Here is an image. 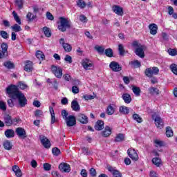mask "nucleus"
Listing matches in <instances>:
<instances>
[{"instance_id": "12", "label": "nucleus", "mask_w": 177, "mask_h": 177, "mask_svg": "<svg viewBox=\"0 0 177 177\" xmlns=\"http://www.w3.org/2000/svg\"><path fill=\"white\" fill-rule=\"evenodd\" d=\"M59 169L61 171V172L68 173L70 172V171H71L70 165L64 162H62L59 165Z\"/></svg>"}, {"instance_id": "52", "label": "nucleus", "mask_w": 177, "mask_h": 177, "mask_svg": "<svg viewBox=\"0 0 177 177\" xmlns=\"http://www.w3.org/2000/svg\"><path fill=\"white\" fill-rule=\"evenodd\" d=\"M154 143L156 147H162V146H164V142H162V141L160 140H154Z\"/></svg>"}, {"instance_id": "4", "label": "nucleus", "mask_w": 177, "mask_h": 177, "mask_svg": "<svg viewBox=\"0 0 177 177\" xmlns=\"http://www.w3.org/2000/svg\"><path fill=\"white\" fill-rule=\"evenodd\" d=\"M51 71L57 78H62L63 77V69L59 66L52 65Z\"/></svg>"}, {"instance_id": "41", "label": "nucleus", "mask_w": 177, "mask_h": 177, "mask_svg": "<svg viewBox=\"0 0 177 177\" xmlns=\"http://www.w3.org/2000/svg\"><path fill=\"white\" fill-rule=\"evenodd\" d=\"M77 6L80 8V9H84L85 6H86V3L84 1V0H78L77 2Z\"/></svg>"}, {"instance_id": "24", "label": "nucleus", "mask_w": 177, "mask_h": 177, "mask_svg": "<svg viewBox=\"0 0 177 177\" xmlns=\"http://www.w3.org/2000/svg\"><path fill=\"white\" fill-rule=\"evenodd\" d=\"M111 135V128L110 127H105L104 131H102V136L104 138H109Z\"/></svg>"}, {"instance_id": "37", "label": "nucleus", "mask_w": 177, "mask_h": 177, "mask_svg": "<svg viewBox=\"0 0 177 177\" xmlns=\"http://www.w3.org/2000/svg\"><path fill=\"white\" fill-rule=\"evenodd\" d=\"M114 107H113V106L109 105L108 106L107 109H106V113L108 114V115H113V114H114Z\"/></svg>"}, {"instance_id": "2", "label": "nucleus", "mask_w": 177, "mask_h": 177, "mask_svg": "<svg viewBox=\"0 0 177 177\" xmlns=\"http://www.w3.org/2000/svg\"><path fill=\"white\" fill-rule=\"evenodd\" d=\"M67 28H71V21L63 17H60L58 29L59 30V31L64 32V31H66Z\"/></svg>"}, {"instance_id": "62", "label": "nucleus", "mask_w": 177, "mask_h": 177, "mask_svg": "<svg viewBox=\"0 0 177 177\" xmlns=\"http://www.w3.org/2000/svg\"><path fill=\"white\" fill-rule=\"evenodd\" d=\"M46 17L48 20H53V19H55L52 13H50V12H46Z\"/></svg>"}, {"instance_id": "31", "label": "nucleus", "mask_w": 177, "mask_h": 177, "mask_svg": "<svg viewBox=\"0 0 177 177\" xmlns=\"http://www.w3.org/2000/svg\"><path fill=\"white\" fill-rule=\"evenodd\" d=\"M36 57L39 59V60H44L45 59V55L41 50H37L36 52Z\"/></svg>"}, {"instance_id": "16", "label": "nucleus", "mask_w": 177, "mask_h": 177, "mask_svg": "<svg viewBox=\"0 0 177 177\" xmlns=\"http://www.w3.org/2000/svg\"><path fill=\"white\" fill-rule=\"evenodd\" d=\"M40 140H41V145H43V146L46 149H49V147H50V141H49V140L46 138V137L43 136L40 138Z\"/></svg>"}, {"instance_id": "46", "label": "nucleus", "mask_w": 177, "mask_h": 177, "mask_svg": "<svg viewBox=\"0 0 177 177\" xmlns=\"http://www.w3.org/2000/svg\"><path fill=\"white\" fill-rule=\"evenodd\" d=\"M23 4H24L23 0H15V5L19 9H23Z\"/></svg>"}, {"instance_id": "5", "label": "nucleus", "mask_w": 177, "mask_h": 177, "mask_svg": "<svg viewBox=\"0 0 177 177\" xmlns=\"http://www.w3.org/2000/svg\"><path fill=\"white\" fill-rule=\"evenodd\" d=\"M158 73H160V69L156 66L148 68L145 70V75L149 78H151L153 75H158Z\"/></svg>"}, {"instance_id": "15", "label": "nucleus", "mask_w": 177, "mask_h": 177, "mask_svg": "<svg viewBox=\"0 0 177 177\" xmlns=\"http://www.w3.org/2000/svg\"><path fill=\"white\" fill-rule=\"evenodd\" d=\"M77 120L81 122V124H88V117L82 113L77 115Z\"/></svg>"}, {"instance_id": "51", "label": "nucleus", "mask_w": 177, "mask_h": 177, "mask_svg": "<svg viewBox=\"0 0 177 177\" xmlns=\"http://www.w3.org/2000/svg\"><path fill=\"white\" fill-rule=\"evenodd\" d=\"M0 35H1L2 38H3L4 39H8V38H9V35L7 33L6 31L1 30L0 32Z\"/></svg>"}, {"instance_id": "22", "label": "nucleus", "mask_w": 177, "mask_h": 177, "mask_svg": "<svg viewBox=\"0 0 177 177\" xmlns=\"http://www.w3.org/2000/svg\"><path fill=\"white\" fill-rule=\"evenodd\" d=\"M12 171L15 172L16 176L21 177L23 176V173H21V170H20V167L17 165H15L12 167Z\"/></svg>"}, {"instance_id": "28", "label": "nucleus", "mask_w": 177, "mask_h": 177, "mask_svg": "<svg viewBox=\"0 0 177 177\" xmlns=\"http://www.w3.org/2000/svg\"><path fill=\"white\" fill-rule=\"evenodd\" d=\"M3 147L6 150H12V147H13V145L12 143H10V141L6 140L3 142Z\"/></svg>"}, {"instance_id": "57", "label": "nucleus", "mask_w": 177, "mask_h": 177, "mask_svg": "<svg viewBox=\"0 0 177 177\" xmlns=\"http://www.w3.org/2000/svg\"><path fill=\"white\" fill-rule=\"evenodd\" d=\"M79 19H80V21H82V23H87L88 22V19L84 15H80Z\"/></svg>"}, {"instance_id": "7", "label": "nucleus", "mask_w": 177, "mask_h": 177, "mask_svg": "<svg viewBox=\"0 0 177 177\" xmlns=\"http://www.w3.org/2000/svg\"><path fill=\"white\" fill-rule=\"evenodd\" d=\"M153 120L155 121V124L157 128H159V129H162L164 128V121L161 118V117L156 115L155 116L154 115H152Z\"/></svg>"}, {"instance_id": "35", "label": "nucleus", "mask_w": 177, "mask_h": 177, "mask_svg": "<svg viewBox=\"0 0 177 177\" xmlns=\"http://www.w3.org/2000/svg\"><path fill=\"white\" fill-rule=\"evenodd\" d=\"M149 92L151 95H160V90L155 87H151L149 88Z\"/></svg>"}, {"instance_id": "21", "label": "nucleus", "mask_w": 177, "mask_h": 177, "mask_svg": "<svg viewBox=\"0 0 177 177\" xmlns=\"http://www.w3.org/2000/svg\"><path fill=\"white\" fill-rule=\"evenodd\" d=\"M122 98L123 99L124 103H127V104H129V103L132 102V97H131V95L128 93H124L122 95Z\"/></svg>"}, {"instance_id": "55", "label": "nucleus", "mask_w": 177, "mask_h": 177, "mask_svg": "<svg viewBox=\"0 0 177 177\" xmlns=\"http://www.w3.org/2000/svg\"><path fill=\"white\" fill-rule=\"evenodd\" d=\"M26 17L29 21H31L32 20H34L37 17L36 16H32V14L31 12H28L26 15Z\"/></svg>"}, {"instance_id": "43", "label": "nucleus", "mask_w": 177, "mask_h": 177, "mask_svg": "<svg viewBox=\"0 0 177 177\" xmlns=\"http://www.w3.org/2000/svg\"><path fill=\"white\" fill-rule=\"evenodd\" d=\"M95 49L98 52V53H100V55H103V53H104V48L100 46H95Z\"/></svg>"}, {"instance_id": "38", "label": "nucleus", "mask_w": 177, "mask_h": 177, "mask_svg": "<svg viewBox=\"0 0 177 177\" xmlns=\"http://www.w3.org/2000/svg\"><path fill=\"white\" fill-rule=\"evenodd\" d=\"M152 162L156 167H160V165H161V159L159 158H153L152 159Z\"/></svg>"}, {"instance_id": "26", "label": "nucleus", "mask_w": 177, "mask_h": 177, "mask_svg": "<svg viewBox=\"0 0 177 177\" xmlns=\"http://www.w3.org/2000/svg\"><path fill=\"white\" fill-rule=\"evenodd\" d=\"M5 136L8 138H15V131L12 129H7L5 131Z\"/></svg>"}, {"instance_id": "1", "label": "nucleus", "mask_w": 177, "mask_h": 177, "mask_svg": "<svg viewBox=\"0 0 177 177\" xmlns=\"http://www.w3.org/2000/svg\"><path fill=\"white\" fill-rule=\"evenodd\" d=\"M8 95L11 99H17L20 107H26L27 98L23 93L19 91V88L15 85H10L6 88Z\"/></svg>"}, {"instance_id": "10", "label": "nucleus", "mask_w": 177, "mask_h": 177, "mask_svg": "<svg viewBox=\"0 0 177 177\" xmlns=\"http://www.w3.org/2000/svg\"><path fill=\"white\" fill-rule=\"evenodd\" d=\"M129 157L133 160V161H138L139 160V156L135 149H129L127 151Z\"/></svg>"}, {"instance_id": "42", "label": "nucleus", "mask_w": 177, "mask_h": 177, "mask_svg": "<svg viewBox=\"0 0 177 177\" xmlns=\"http://www.w3.org/2000/svg\"><path fill=\"white\" fill-rule=\"evenodd\" d=\"M12 16L15 21H17L18 24H21V21L20 20V17H19V15H17V13L16 12V11L12 12Z\"/></svg>"}, {"instance_id": "30", "label": "nucleus", "mask_w": 177, "mask_h": 177, "mask_svg": "<svg viewBox=\"0 0 177 177\" xmlns=\"http://www.w3.org/2000/svg\"><path fill=\"white\" fill-rule=\"evenodd\" d=\"M119 111L122 114H129V109H128V107L127 106H120L119 109Z\"/></svg>"}, {"instance_id": "58", "label": "nucleus", "mask_w": 177, "mask_h": 177, "mask_svg": "<svg viewBox=\"0 0 177 177\" xmlns=\"http://www.w3.org/2000/svg\"><path fill=\"white\" fill-rule=\"evenodd\" d=\"M64 60L67 63H69V64H71V63H73V58L70 55H66Z\"/></svg>"}, {"instance_id": "23", "label": "nucleus", "mask_w": 177, "mask_h": 177, "mask_svg": "<svg viewBox=\"0 0 177 177\" xmlns=\"http://www.w3.org/2000/svg\"><path fill=\"white\" fill-rule=\"evenodd\" d=\"M24 70L28 73L32 71V62L27 61L25 63Z\"/></svg>"}, {"instance_id": "40", "label": "nucleus", "mask_w": 177, "mask_h": 177, "mask_svg": "<svg viewBox=\"0 0 177 177\" xmlns=\"http://www.w3.org/2000/svg\"><path fill=\"white\" fill-rule=\"evenodd\" d=\"M1 49L3 55H8V44L3 43L1 44Z\"/></svg>"}, {"instance_id": "50", "label": "nucleus", "mask_w": 177, "mask_h": 177, "mask_svg": "<svg viewBox=\"0 0 177 177\" xmlns=\"http://www.w3.org/2000/svg\"><path fill=\"white\" fill-rule=\"evenodd\" d=\"M44 115V112L39 109L35 111V116L37 118L42 117Z\"/></svg>"}, {"instance_id": "13", "label": "nucleus", "mask_w": 177, "mask_h": 177, "mask_svg": "<svg viewBox=\"0 0 177 177\" xmlns=\"http://www.w3.org/2000/svg\"><path fill=\"white\" fill-rule=\"evenodd\" d=\"M112 10L118 15V16H123L124 15V9L120 6L114 5L112 7Z\"/></svg>"}, {"instance_id": "53", "label": "nucleus", "mask_w": 177, "mask_h": 177, "mask_svg": "<svg viewBox=\"0 0 177 177\" xmlns=\"http://www.w3.org/2000/svg\"><path fill=\"white\" fill-rule=\"evenodd\" d=\"M53 86H54V88L57 91L59 88V82H57V80L56 79H53Z\"/></svg>"}, {"instance_id": "3", "label": "nucleus", "mask_w": 177, "mask_h": 177, "mask_svg": "<svg viewBox=\"0 0 177 177\" xmlns=\"http://www.w3.org/2000/svg\"><path fill=\"white\" fill-rule=\"evenodd\" d=\"M4 124L6 127H12V125H17L21 120L19 118H12V116L10 115H5L3 117Z\"/></svg>"}, {"instance_id": "9", "label": "nucleus", "mask_w": 177, "mask_h": 177, "mask_svg": "<svg viewBox=\"0 0 177 177\" xmlns=\"http://www.w3.org/2000/svg\"><path fill=\"white\" fill-rule=\"evenodd\" d=\"M15 132L17 136L21 139H26V138H27V132H26V130L21 127H17L15 129Z\"/></svg>"}, {"instance_id": "17", "label": "nucleus", "mask_w": 177, "mask_h": 177, "mask_svg": "<svg viewBox=\"0 0 177 177\" xmlns=\"http://www.w3.org/2000/svg\"><path fill=\"white\" fill-rule=\"evenodd\" d=\"M135 53L137 56L143 59L145 57V51L143 50V46L138 47L136 49Z\"/></svg>"}, {"instance_id": "33", "label": "nucleus", "mask_w": 177, "mask_h": 177, "mask_svg": "<svg viewBox=\"0 0 177 177\" xmlns=\"http://www.w3.org/2000/svg\"><path fill=\"white\" fill-rule=\"evenodd\" d=\"M129 64H131V66H133V67H136V68L142 66L140 62H139L138 59L130 62Z\"/></svg>"}, {"instance_id": "39", "label": "nucleus", "mask_w": 177, "mask_h": 177, "mask_svg": "<svg viewBox=\"0 0 177 177\" xmlns=\"http://www.w3.org/2000/svg\"><path fill=\"white\" fill-rule=\"evenodd\" d=\"M118 52L120 56H124V55H125V49H124V46L122 44L118 45Z\"/></svg>"}, {"instance_id": "18", "label": "nucleus", "mask_w": 177, "mask_h": 177, "mask_svg": "<svg viewBox=\"0 0 177 177\" xmlns=\"http://www.w3.org/2000/svg\"><path fill=\"white\" fill-rule=\"evenodd\" d=\"M149 28L150 30V34L152 35H156L157 34V30H158V27L156 24H151L149 26Z\"/></svg>"}, {"instance_id": "45", "label": "nucleus", "mask_w": 177, "mask_h": 177, "mask_svg": "<svg viewBox=\"0 0 177 177\" xmlns=\"http://www.w3.org/2000/svg\"><path fill=\"white\" fill-rule=\"evenodd\" d=\"M63 48L64 49L65 52H71L73 49V48L71 47V45L67 43L63 46Z\"/></svg>"}, {"instance_id": "20", "label": "nucleus", "mask_w": 177, "mask_h": 177, "mask_svg": "<svg viewBox=\"0 0 177 177\" xmlns=\"http://www.w3.org/2000/svg\"><path fill=\"white\" fill-rule=\"evenodd\" d=\"M103 128H104V122L102 120L97 121L95 125V129L96 131H102Z\"/></svg>"}, {"instance_id": "36", "label": "nucleus", "mask_w": 177, "mask_h": 177, "mask_svg": "<svg viewBox=\"0 0 177 177\" xmlns=\"http://www.w3.org/2000/svg\"><path fill=\"white\" fill-rule=\"evenodd\" d=\"M4 67H6V68H15V64L12 62L8 61L3 63Z\"/></svg>"}, {"instance_id": "47", "label": "nucleus", "mask_w": 177, "mask_h": 177, "mask_svg": "<svg viewBox=\"0 0 177 177\" xmlns=\"http://www.w3.org/2000/svg\"><path fill=\"white\" fill-rule=\"evenodd\" d=\"M170 70H171L172 73L177 75V65L175 64H172L170 66Z\"/></svg>"}, {"instance_id": "25", "label": "nucleus", "mask_w": 177, "mask_h": 177, "mask_svg": "<svg viewBox=\"0 0 177 177\" xmlns=\"http://www.w3.org/2000/svg\"><path fill=\"white\" fill-rule=\"evenodd\" d=\"M124 140H125V135L122 133H118L116 135L114 142L117 143L120 142H124Z\"/></svg>"}, {"instance_id": "44", "label": "nucleus", "mask_w": 177, "mask_h": 177, "mask_svg": "<svg viewBox=\"0 0 177 177\" xmlns=\"http://www.w3.org/2000/svg\"><path fill=\"white\" fill-rule=\"evenodd\" d=\"M104 53L108 57H113V50L111 48L106 49Z\"/></svg>"}, {"instance_id": "27", "label": "nucleus", "mask_w": 177, "mask_h": 177, "mask_svg": "<svg viewBox=\"0 0 177 177\" xmlns=\"http://www.w3.org/2000/svg\"><path fill=\"white\" fill-rule=\"evenodd\" d=\"M43 31L44 32V35L47 38H49L52 37V32L50 31V29L46 26L43 28Z\"/></svg>"}, {"instance_id": "59", "label": "nucleus", "mask_w": 177, "mask_h": 177, "mask_svg": "<svg viewBox=\"0 0 177 177\" xmlns=\"http://www.w3.org/2000/svg\"><path fill=\"white\" fill-rule=\"evenodd\" d=\"M83 97L85 99V100H92V99H95V95H84Z\"/></svg>"}, {"instance_id": "11", "label": "nucleus", "mask_w": 177, "mask_h": 177, "mask_svg": "<svg viewBox=\"0 0 177 177\" xmlns=\"http://www.w3.org/2000/svg\"><path fill=\"white\" fill-rule=\"evenodd\" d=\"M107 169L109 172H111V174H112V175L114 177H122V174H121V172H120V171L115 169V168H114L111 166H108Z\"/></svg>"}, {"instance_id": "8", "label": "nucleus", "mask_w": 177, "mask_h": 177, "mask_svg": "<svg viewBox=\"0 0 177 177\" xmlns=\"http://www.w3.org/2000/svg\"><path fill=\"white\" fill-rule=\"evenodd\" d=\"M67 127H74L77 124V119L74 115H68L65 120Z\"/></svg>"}, {"instance_id": "32", "label": "nucleus", "mask_w": 177, "mask_h": 177, "mask_svg": "<svg viewBox=\"0 0 177 177\" xmlns=\"http://www.w3.org/2000/svg\"><path fill=\"white\" fill-rule=\"evenodd\" d=\"M132 117L134 121H136L139 124H140L141 122H143V119H142L141 117L138 113H134L132 115Z\"/></svg>"}, {"instance_id": "61", "label": "nucleus", "mask_w": 177, "mask_h": 177, "mask_svg": "<svg viewBox=\"0 0 177 177\" xmlns=\"http://www.w3.org/2000/svg\"><path fill=\"white\" fill-rule=\"evenodd\" d=\"M50 168H52V166L49 163H45L44 165V169L45 171H50Z\"/></svg>"}, {"instance_id": "54", "label": "nucleus", "mask_w": 177, "mask_h": 177, "mask_svg": "<svg viewBox=\"0 0 177 177\" xmlns=\"http://www.w3.org/2000/svg\"><path fill=\"white\" fill-rule=\"evenodd\" d=\"M52 153L53 156H59L60 154V149L58 148L55 147L52 149Z\"/></svg>"}, {"instance_id": "14", "label": "nucleus", "mask_w": 177, "mask_h": 177, "mask_svg": "<svg viewBox=\"0 0 177 177\" xmlns=\"http://www.w3.org/2000/svg\"><path fill=\"white\" fill-rule=\"evenodd\" d=\"M82 66H83L85 70H91V67H92V62L88 59H85L82 61Z\"/></svg>"}, {"instance_id": "56", "label": "nucleus", "mask_w": 177, "mask_h": 177, "mask_svg": "<svg viewBox=\"0 0 177 177\" xmlns=\"http://www.w3.org/2000/svg\"><path fill=\"white\" fill-rule=\"evenodd\" d=\"M62 115L63 119L66 120V119L68 118V112L64 109L62 111Z\"/></svg>"}, {"instance_id": "60", "label": "nucleus", "mask_w": 177, "mask_h": 177, "mask_svg": "<svg viewBox=\"0 0 177 177\" xmlns=\"http://www.w3.org/2000/svg\"><path fill=\"white\" fill-rule=\"evenodd\" d=\"M0 109L3 111H6V104L2 101L0 102Z\"/></svg>"}, {"instance_id": "63", "label": "nucleus", "mask_w": 177, "mask_h": 177, "mask_svg": "<svg viewBox=\"0 0 177 177\" xmlns=\"http://www.w3.org/2000/svg\"><path fill=\"white\" fill-rule=\"evenodd\" d=\"M72 92L73 93H78L80 92V88L76 86H73L72 87Z\"/></svg>"}, {"instance_id": "34", "label": "nucleus", "mask_w": 177, "mask_h": 177, "mask_svg": "<svg viewBox=\"0 0 177 177\" xmlns=\"http://www.w3.org/2000/svg\"><path fill=\"white\" fill-rule=\"evenodd\" d=\"M132 91L136 96H140V88L133 86Z\"/></svg>"}, {"instance_id": "48", "label": "nucleus", "mask_w": 177, "mask_h": 177, "mask_svg": "<svg viewBox=\"0 0 177 177\" xmlns=\"http://www.w3.org/2000/svg\"><path fill=\"white\" fill-rule=\"evenodd\" d=\"M11 28L13 30V31H15L16 32L21 31V27L17 24L12 26Z\"/></svg>"}, {"instance_id": "64", "label": "nucleus", "mask_w": 177, "mask_h": 177, "mask_svg": "<svg viewBox=\"0 0 177 177\" xmlns=\"http://www.w3.org/2000/svg\"><path fill=\"white\" fill-rule=\"evenodd\" d=\"M90 175H91L92 177L96 176V169L91 168L90 169Z\"/></svg>"}, {"instance_id": "6", "label": "nucleus", "mask_w": 177, "mask_h": 177, "mask_svg": "<svg viewBox=\"0 0 177 177\" xmlns=\"http://www.w3.org/2000/svg\"><path fill=\"white\" fill-rule=\"evenodd\" d=\"M109 68L112 71H114V73H119V71L122 70V66L115 61H113L110 63Z\"/></svg>"}, {"instance_id": "19", "label": "nucleus", "mask_w": 177, "mask_h": 177, "mask_svg": "<svg viewBox=\"0 0 177 177\" xmlns=\"http://www.w3.org/2000/svg\"><path fill=\"white\" fill-rule=\"evenodd\" d=\"M71 109L74 111H80L81 110V107L80 106V104H78V102L75 100H73L71 102Z\"/></svg>"}, {"instance_id": "29", "label": "nucleus", "mask_w": 177, "mask_h": 177, "mask_svg": "<svg viewBox=\"0 0 177 177\" xmlns=\"http://www.w3.org/2000/svg\"><path fill=\"white\" fill-rule=\"evenodd\" d=\"M166 136L167 138H172V136H174V131L171 127H166Z\"/></svg>"}, {"instance_id": "49", "label": "nucleus", "mask_w": 177, "mask_h": 177, "mask_svg": "<svg viewBox=\"0 0 177 177\" xmlns=\"http://www.w3.org/2000/svg\"><path fill=\"white\" fill-rule=\"evenodd\" d=\"M167 52L170 56H176L177 55V51L176 49L169 48L168 49Z\"/></svg>"}]
</instances>
